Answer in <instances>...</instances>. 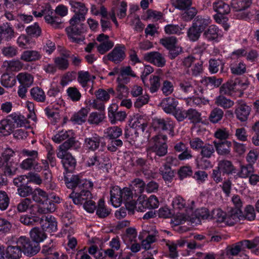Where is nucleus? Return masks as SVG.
Here are the masks:
<instances>
[{
    "mask_svg": "<svg viewBox=\"0 0 259 259\" xmlns=\"http://www.w3.org/2000/svg\"><path fill=\"white\" fill-rule=\"evenodd\" d=\"M42 57L40 53L36 50H26L22 53L20 59L24 62H32L40 60Z\"/></svg>",
    "mask_w": 259,
    "mask_h": 259,
    "instance_id": "22",
    "label": "nucleus"
},
{
    "mask_svg": "<svg viewBox=\"0 0 259 259\" xmlns=\"http://www.w3.org/2000/svg\"><path fill=\"white\" fill-rule=\"evenodd\" d=\"M187 118L194 124H197L202 121L201 114L196 109H189L187 110Z\"/></svg>",
    "mask_w": 259,
    "mask_h": 259,
    "instance_id": "39",
    "label": "nucleus"
},
{
    "mask_svg": "<svg viewBox=\"0 0 259 259\" xmlns=\"http://www.w3.org/2000/svg\"><path fill=\"white\" fill-rule=\"evenodd\" d=\"M251 111V107L245 103L240 101L235 110L237 118L240 121L243 122L247 120Z\"/></svg>",
    "mask_w": 259,
    "mask_h": 259,
    "instance_id": "14",
    "label": "nucleus"
},
{
    "mask_svg": "<svg viewBox=\"0 0 259 259\" xmlns=\"http://www.w3.org/2000/svg\"><path fill=\"white\" fill-rule=\"evenodd\" d=\"M152 124L155 129L166 131L170 136H174L175 123L170 118H155L153 120Z\"/></svg>",
    "mask_w": 259,
    "mask_h": 259,
    "instance_id": "7",
    "label": "nucleus"
},
{
    "mask_svg": "<svg viewBox=\"0 0 259 259\" xmlns=\"http://www.w3.org/2000/svg\"><path fill=\"white\" fill-rule=\"evenodd\" d=\"M105 134H106L107 137L109 139H115L121 136L122 134V130L119 126H111L106 129Z\"/></svg>",
    "mask_w": 259,
    "mask_h": 259,
    "instance_id": "46",
    "label": "nucleus"
},
{
    "mask_svg": "<svg viewBox=\"0 0 259 259\" xmlns=\"http://www.w3.org/2000/svg\"><path fill=\"white\" fill-rule=\"evenodd\" d=\"M89 189L82 188L80 192H75L73 191L69 195V197L72 199L75 204H83L90 199L92 198V195Z\"/></svg>",
    "mask_w": 259,
    "mask_h": 259,
    "instance_id": "9",
    "label": "nucleus"
},
{
    "mask_svg": "<svg viewBox=\"0 0 259 259\" xmlns=\"http://www.w3.org/2000/svg\"><path fill=\"white\" fill-rule=\"evenodd\" d=\"M89 111V108H81L78 112L73 115L71 118V121L78 124H80L83 122H84L86 120Z\"/></svg>",
    "mask_w": 259,
    "mask_h": 259,
    "instance_id": "30",
    "label": "nucleus"
},
{
    "mask_svg": "<svg viewBox=\"0 0 259 259\" xmlns=\"http://www.w3.org/2000/svg\"><path fill=\"white\" fill-rule=\"evenodd\" d=\"M15 152L10 148H7L0 156V168L7 174H11L17 170V162L14 161Z\"/></svg>",
    "mask_w": 259,
    "mask_h": 259,
    "instance_id": "2",
    "label": "nucleus"
},
{
    "mask_svg": "<svg viewBox=\"0 0 259 259\" xmlns=\"http://www.w3.org/2000/svg\"><path fill=\"white\" fill-rule=\"evenodd\" d=\"M166 139V136L163 135H157L153 137L152 140L154 144L147 149L148 156L152 152L159 157L165 156L167 153Z\"/></svg>",
    "mask_w": 259,
    "mask_h": 259,
    "instance_id": "3",
    "label": "nucleus"
},
{
    "mask_svg": "<svg viewBox=\"0 0 259 259\" xmlns=\"http://www.w3.org/2000/svg\"><path fill=\"white\" fill-rule=\"evenodd\" d=\"M226 213L220 208L213 209L211 213L210 219L215 220L219 223H226Z\"/></svg>",
    "mask_w": 259,
    "mask_h": 259,
    "instance_id": "54",
    "label": "nucleus"
},
{
    "mask_svg": "<svg viewBox=\"0 0 259 259\" xmlns=\"http://www.w3.org/2000/svg\"><path fill=\"white\" fill-rule=\"evenodd\" d=\"M215 104L220 106L224 109H228L232 107L234 103L233 101L229 99L226 98L223 96H219L216 98L215 101Z\"/></svg>",
    "mask_w": 259,
    "mask_h": 259,
    "instance_id": "50",
    "label": "nucleus"
},
{
    "mask_svg": "<svg viewBox=\"0 0 259 259\" xmlns=\"http://www.w3.org/2000/svg\"><path fill=\"white\" fill-rule=\"evenodd\" d=\"M244 250L243 248V245L241 241H239L236 243L228 246L226 248V252L227 254H230L233 256L237 255L241 251Z\"/></svg>",
    "mask_w": 259,
    "mask_h": 259,
    "instance_id": "52",
    "label": "nucleus"
},
{
    "mask_svg": "<svg viewBox=\"0 0 259 259\" xmlns=\"http://www.w3.org/2000/svg\"><path fill=\"white\" fill-rule=\"evenodd\" d=\"M34 189L28 185V183L17 189L18 194L22 197L26 198L27 196L32 195Z\"/></svg>",
    "mask_w": 259,
    "mask_h": 259,
    "instance_id": "56",
    "label": "nucleus"
},
{
    "mask_svg": "<svg viewBox=\"0 0 259 259\" xmlns=\"http://www.w3.org/2000/svg\"><path fill=\"white\" fill-rule=\"evenodd\" d=\"M91 78V75L88 71H80L78 73L77 80L83 88L87 85Z\"/></svg>",
    "mask_w": 259,
    "mask_h": 259,
    "instance_id": "61",
    "label": "nucleus"
},
{
    "mask_svg": "<svg viewBox=\"0 0 259 259\" xmlns=\"http://www.w3.org/2000/svg\"><path fill=\"white\" fill-rule=\"evenodd\" d=\"M123 197H122V190L118 186L112 187L110 190V201L115 207H119L122 203Z\"/></svg>",
    "mask_w": 259,
    "mask_h": 259,
    "instance_id": "21",
    "label": "nucleus"
},
{
    "mask_svg": "<svg viewBox=\"0 0 259 259\" xmlns=\"http://www.w3.org/2000/svg\"><path fill=\"white\" fill-rule=\"evenodd\" d=\"M215 149L220 155L226 156L229 155L231 152L232 143L229 141L213 142Z\"/></svg>",
    "mask_w": 259,
    "mask_h": 259,
    "instance_id": "16",
    "label": "nucleus"
},
{
    "mask_svg": "<svg viewBox=\"0 0 259 259\" xmlns=\"http://www.w3.org/2000/svg\"><path fill=\"white\" fill-rule=\"evenodd\" d=\"M132 190L135 191L136 194H141L146 188L144 182L140 179H135L132 182Z\"/></svg>",
    "mask_w": 259,
    "mask_h": 259,
    "instance_id": "49",
    "label": "nucleus"
},
{
    "mask_svg": "<svg viewBox=\"0 0 259 259\" xmlns=\"http://www.w3.org/2000/svg\"><path fill=\"white\" fill-rule=\"evenodd\" d=\"M30 236L32 241L39 244L47 237L43 228L34 227L30 231Z\"/></svg>",
    "mask_w": 259,
    "mask_h": 259,
    "instance_id": "25",
    "label": "nucleus"
},
{
    "mask_svg": "<svg viewBox=\"0 0 259 259\" xmlns=\"http://www.w3.org/2000/svg\"><path fill=\"white\" fill-rule=\"evenodd\" d=\"M243 213L240 209L232 208L226 213V223L229 226H233L242 220Z\"/></svg>",
    "mask_w": 259,
    "mask_h": 259,
    "instance_id": "15",
    "label": "nucleus"
},
{
    "mask_svg": "<svg viewBox=\"0 0 259 259\" xmlns=\"http://www.w3.org/2000/svg\"><path fill=\"white\" fill-rule=\"evenodd\" d=\"M15 128L16 126L12 124V121L7 118L2 120L0 122V133L3 136L9 135Z\"/></svg>",
    "mask_w": 259,
    "mask_h": 259,
    "instance_id": "28",
    "label": "nucleus"
},
{
    "mask_svg": "<svg viewBox=\"0 0 259 259\" xmlns=\"http://www.w3.org/2000/svg\"><path fill=\"white\" fill-rule=\"evenodd\" d=\"M223 116L224 111L221 109L216 107L212 110L208 118L211 123H217L222 119Z\"/></svg>",
    "mask_w": 259,
    "mask_h": 259,
    "instance_id": "43",
    "label": "nucleus"
},
{
    "mask_svg": "<svg viewBox=\"0 0 259 259\" xmlns=\"http://www.w3.org/2000/svg\"><path fill=\"white\" fill-rule=\"evenodd\" d=\"M177 42V38L173 36L165 37L160 39V44L167 50L176 46Z\"/></svg>",
    "mask_w": 259,
    "mask_h": 259,
    "instance_id": "53",
    "label": "nucleus"
},
{
    "mask_svg": "<svg viewBox=\"0 0 259 259\" xmlns=\"http://www.w3.org/2000/svg\"><path fill=\"white\" fill-rule=\"evenodd\" d=\"M16 82V77L13 75H10L9 73H4L1 76V84L6 88L12 87L15 84Z\"/></svg>",
    "mask_w": 259,
    "mask_h": 259,
    "instance_id": "41",
    "label": "nucleus"
},
{
    "mask_svg": "<svg viewBox=\"0 0 259 259\" xmlns=\"http://www.w3.org/2000/svg\"><path fill=\"white\" fill-rule=\"evenodd\" d=\"M73 133L72 131L62 130L58 131L52 138V140L56 143H60L64 140H67Z\"/></svg>",
    "mask_w": 259,
    "mask_h": 259,
    "instance_id": "42",
    "label": "nucleus"
},
{
    "mask_svg": "<svg viewBox=\"0 0 259 259\" xmlns=\"http://www.w3.org/2000/svg\"><path fill=\"white\" fill-rule=\"evenodd\" d=\"M203 72V62L199 60L196 62L190 68L186 71L187 74L190 75L197 76Z\"/></svg>",
    "mask_w": 259,
    "mask_h": 259,
    "instance_id": "48",
    "label": "nucleus"
},
{
    "mask_svg": "<svg viewBox=\"0 0 259 259\" xmlns=\"http://www.w3.org/2000/svg\"><path fill=\"white\" fill-rule=\"evenodd\" d=\"M57 156L62 159V163L66 171L70 172L74 169L76 160L70 154L58 152Z\"/></svg>",
    "mask_w": 259,
    "mask_h": 259,
    "instance_id": "12",
    "label": "nucleus"
},
{
    "mask_svg": "<svg viewBox=\"0 0 259 259\" xmlns=\"http://www.w3.org/2000/svg\"><path fill=\"white\" fill-rule=\"evenodd\" d=\"M48 195L47 192L40 188L34 189L32 195V198L33 201L39 203L40 205L42 202L47 200Z\"/></svg>",
    "mask_w": 259,
    "mask_h": 259,
    "instance_id": "33",
    "label": "nucleus"
},
{
    "mask_svg": "<svg viewBox=\"0 0 259 259\" xmlns=\"http://www.w3.org/2000/svg\"><path fill=\"white\" fill-rule=\"evenodd\" d=\"M117 105L115 104H111L108 108V116L112 124H115L117 121H123L126 118L125 112L117 111Z\"/></svg>",
    "mask_w": 259,
    "mask_h": 259,
    "instance_id": "10",
    "label": "nucleus"
},
{
    "mask_svg": "<svg viewBox=\"0 0 259 259\" xmlns=\"http://www.w3.org/2000/svg\"><path fill=\"white\" fill-rule=\"evenodd\" d=\"M30 93L32 98L37 102L44 103L46 100L45 92L38 87L32 88L30 91Z\"/></svg>",
    "mask_w": 259,
    "mask_h": 259,
    "instance_id": "29",
    "label": "nucleus"
},
{
    "mask_svg": "<svg viewBox=\"0 0 259 259\" xmlns=\"http://www.w3.org/2000/svg\"><path fill=\"white\" fill-rule=\"evenodd\" d=\"M20 84L30 87L33 82V76L27 72L19 73L16 76Z\"/></svg>",
    "mask_w": 259,
    "mask_h": 259,
    "instance_id": "31",
    "label": "nucleus"
},
{
    "mask_svg": "<svg viewBox=\"0 0 259 259\" xmlns=\"http://www.w3.org/2000/svg\"><path fill=\"white\" fill-rule=\"evenodd\" d=\"M85 16L74 14L70 20V26L66 28L69 38L73 42L79 44L85 39L82 35L85 30L82 23L85 20Z\"/></svg>",
    "mask_w": 259,
    "mask_h": 259,
    "instance_id": "1",
    "label": "nucleus"
},
{
    "mask_svg": "<svg viewBox=\"0 0 259 259\" xmlns=\"http://www.w3.org/2000/svg\"><path fill=\"white\" fill-rule=\"evenodd\" d=\"M202 32L198 28L192 24L188 30L187 35L190 40L194 41L199 39Z\"/></svg>",
    "mask_w": 259,
    "mask_h": 259,
    "instance_id": "58",
    "label": "nucleus"
},
{
    "mask_svg": "<svg viewBox=\"0 0 259 259\" xmlns=\"http://www.w3.org/2000/svg\"><path fill=\"white\" fill-rule=\"evenodd\" d=\"M43 219L36 215H24L20 218V222L25 225L32 226L43 222Z\"/></svg>",
    "mask_w": 259,
    "mask_h": 259,
    "instance_id": "27",
    "label": "nucleus"
},
{
    "mask_svg": "<svg viewBox=\"0 0 259 259\" xmlns=\"http://www.w3.org/2000/svg\"><path fill=\"white\" fill-rule=\"evenodd\" d=\"M219 29L213 25L209 26L203 33V36L209 41L213 40L218 37Z\"/></svg>",
    "mask_w": 259,
    "mask_h": 259,
    "instance_id": "45",
    "label": "nucleus"
},
{
    "mask_svg": "<svg viewBox=\"0 0 259 259\" xmlns=\"http://www.w3.org/2000/svg\"><path fill=\"white\" fill-rule=\"evenodd\" d=\"M14 36V31L8 23L0 25V38L6 41H9Z\"/></svg>",
    "mask_w": 259,
    "mask_h": 259,
    "instance_id": "23",
    "label": "nucleus"
},
{
    "mask_svg": "<svg viewBox=\"0 0 259 259\" xmlns=\"http://www.w3.org/2000/svg\"><path fill=\"white\" fill-rule=\"evenodd\" d=\"M105 118L104 112H93L90 114L88 120L90 124L98 125Z\"/></svg>",
    "mask_w": 259,
    "mask_h": 259,
    "instance_id": "44",
    "label": "nucleus"
},
{
    "mask_svg": "<svg viewBox=\"0 0 259 259\" xmlns=\"http://www.w3.org/2000/svg\"><path fill=\"white\" fill-rule=\"evenodd\" d=\"M254 168L251 164H247L246 165H241L240 167V170L238 173V176L240 178H246L250 176V175L253 173Z\"/></svg>",
    "mask_w": 259,
    "mask_h": 259,
    "instance_id": "57",
    "label": "nucleus"
},
{
    "mask_svg": "<svg viewBox=\"0 0 259 259\" xmlns=\"http://www.w3.org/2000/svg\"><path fill=\"white\" fill-rule=\"evenodd\" d=\"M64 181L66 186L69 189H74L77 187L79 189H91L93 187V183L92 182L87 180H81L77 175H72L70 178L65 176Z\"/></svg>",
    "mask_w": 259,
    "mask_h": 259,
    "instance_id": "5",
    "label": "nucleus"
},
{
    "mask_svg": "<svg viewBox=\"0 0 259 259\" xmlns=\"http://www.w3.org/2000/svg\"><path fill=\"white\" fill-rule=\"evenodd\" d=\"M209 71L212 73H217L219 68H221V70L223 71L224 63L220 60L210 59L209 61Z\"/></svg>",
    "mask_w": 259,
    "mask_h": 259,
    "instance_id": "55",
    "label": "nucleus"
},
{
    "mask_svg": "<svg viewBox=\"0 0 259 259\" xmlns=\"http://www.w3.org/2000/svg\"><path fill=\"white\" fill-rule=\"evenodd\" d=\"M144 59L159 67H163L166 63L164 57L158 52H152L145 54Z\"/></svg>",
    "mask_w": 259,
    "mask_h": 259,
    "instance_id": "13",
    "label": "nucleus"
},
{
    "mask_svg": "<svg viewBox=\"0 0 259 259\" xmlns=\"http://www.w3.org/2000/svg\"><path fill=\"white\" fill-rule=\"evenodd\" d=\"M16 243L21 247L22 252L28 256H32L35 255L40 250L39 244L31 241L29 238L21 236L19 237Z\"/></svg>",
    "mask_w": 259,
    "mask_h": 259,
    "instance_id": "4",
    "label": "nucleus"
},
{
    "mask_svg": "<svg viewBox=\"0 0 259 259\" xmlns=\"http://www.w3.org/2000/svg\"><path fill=\"white\" fill-rule=\"evenodd\" d=\"M159 173L165 181L170 182L174 177V171L171 169L170 165L167 164H164L163 167L159 168Z\"/></svg>",
    "mask_w": 259,
    "mask_h": 259,
    "instance_id": "38",
    "label": "nucleus"
},
{
    "mask_svg": "<svg viewBox=\"0 0 259 259\" xmlns=\"http://www.w3.org/2000/svg\"><path fill=\"white\" fill-rule=\"evenodd\" d=\"M131 165L136 168L140 169L147 178H149L151 174V170L147 169L148 164L146 158L138 157H133L131 159Z\"/></svg>",
    "mask_w": 259,
    "mask_h": 259,
    "instance_id": "11",
    "label": "nucleus"
},
{
    "mask_svg": "<svg viewBox=\"0 0 259 259\" xmlns=\"http://www.w3.org/2000/svg\"><path fill=\"white\" fill-rule=\"evenodd\" d=\"M33 207L32 200L28 198H25L21 200L17 205V210L19 212H25L29 209H31Z\"/></svg>",
    "mask_w": 259,
    "mask_h": 259,
    "instance_id": "51",
    "label": "nucleus"
},
{
    "mask_svg": "<svg viewBox=\"0 0 259 259\" xmlns=\"http://www.w3.org/2000/svg\"><path fill=\"white\" fill-rule=\"evenodd\" d=\"M125 48L123 45H117L107 55L108 60L115 64L122 62L125 58Z\"/></svg>",
    "mask_w": 259,
    "mask_h": 259,
    "instance_id": "8",
    "label": "nucleus"
},
{
    "mask_svg": "<svg viewBox=\"0 0 259 259\" xmlns=\"http://www.w3.org/2000/svg\"><path fill=\"white\" fill-rule=\"evenodd\" d=\"M215 152L214 145L210 144H204L201 149L200 155L203 158H210L213 155Z\"/></svg>",
    "mask_w": 259,
    "mask_h": 259,
    "instance_id": "47",
    "label": "nucleus"
},
{
    "mask_svg": "<svg viewBox=\"0 0 259 259\" xmlns=\"http://www.w3.org/2000/svg\"><path fill=\"white\" fill-rule=\"evenodd\" d=\"M178 105V102L174 98L167 97L163 99L160 103V106L164 111L168 114H171L176 110Z\"/></svg>",
    "mask_w": 259,
    "mask_h": 259,
    "instance_id": "18",
    "label": "nucleus"
},
{
    "mask_svg": "<svg viewBox=\"0 0 259 259\" xmlns=\"http://www.w3.org/2000/svg\"><path fill=\"white\" fill-rule=\"evenodd\" d=\"M56 209L55 204L52 200L47 198L44 202H42L40 204L38 211L40 213L46 214L50 212H54Z\"/></svg>",
    "mask_w": 259,
    "mask_h": 259,
    "instance_id": "32",
    "label": "nucleus"
},
{
    "mask_svg": "<svg viewBox=\"0 0 259 259\" xmlns=\"http://www.w3.org/2000/svg\"><path fill=\"white\" fill-rule=\"evenodd\" d=\"M101 138L95 134L91 137L86 138L84 139V146L90 151H95L98 149L100 146Z\"/></svg>",
    "mask_w": 259,
    "mask_h": 259,
    "instance_id": "20",
    "label": "nucleus"
},
{
    "mask_svg": "<svg viewBox=\"0 0 259 259\" xmlns=\"http://www.w3.org/2000/svg\"><path fill=\"white\" fill-rule=\"evenodd\" d=\"M69 3L71 7L74 9L73 12L75 14L86 15L87 14L88 9L83 3L74 1H70Z\"/></svg>",
    "mask_w": 259,
    "mask_h": 259,
    "instance_id": "40",
    "label": "nucleus"
},
{
    "mask_svg": "<svg viewBox=\"0 0 259 259\" xmlns=\"http://www.w3.org/2000/svg\"><path fill=\"white\" fill-rule=\"evenodd\" d=\"M33 14L36 17H41L44 15L45 21L53 27L55 28L61 27V20L59 17L54 16L53 10L50 9V8H46L39 12L33 11Z\"/></svg>",
    "mask_w": 259,
    "mask_h": 259,
    "instance_id": "6",
    "label": "nucleus"
},
{
    "mask_svg": "<svg viewBox=\"0 0 259 259\" xmlns=\"http://www.w3.org/2000/svg\"><path fill=\"white\" fill-rule=\"evenodd\" d=\"M22 250L21 247L17 243L15 245H9L6 249V257L7 259H19L22 257Z\"/></svg>",
    "mask_w": 259,
    "mask_h": 259,
    "instance_id": "17",
    "label": "nucleus"
},
{
    "mask_svg": "<svg viewBox=\"0 0 259 259\" xmlns=\"http://www.w3.org/2000/svg\"><path fill=\"white\" fill-rule=\"evenodd\" d=\"M79 142L75 139L74 134L68 138L66 141L59 146V152L68 153L67 150L71 148L76 149L79 147Z\"/></svg>",
    "mask_w": 259,
    "mask_h": 259,
    "instance_id": "19",
    "label": "nucleus"
},
{
    "mask_svg": "<svg viewBox=\"0 0 259 259\" xmlns=\"http://www.w3.org/2000/svg\"><path fill=\"white\" fill-rule=\"evenodd\" d=\"M54 62L55 65L60 70H66L69 67V61L68 59L63 57H58L55 58Z\"/></svg>",
    "mask_w": 259,
    "mask_h": 259,
    "instance_id": "63",
    "label": "nucleus"
},
{
    "mask_svg": "<svg viewBox=\"0 0 259 259\" xmlns=\"http://www.w3.org/2000/svg\"><path fill=\"white\" fill-rule=\"evenodd\" d=\"M67 96L73 102L80 100L81 95L78 90L75 87H69L67 90Z\"/></svg>",
    "mask_w": 259,
    "mask_h": 259,
    "instance_id": "60",
    "label": "nucleus"
},
{
    "mask_svg": "<svg viewBox=\"0 0 259 259\" xmlns=\"http://www.w3.org/2000/svg\"><path fill=\"white\" fill-rule=\"evenodd\" d=\"M251 3V0H232L231 6L234 11L241 12L249 8Z\"/></svg>",
    "mask_w": 259,
    "mask_h": 259,
    "instance_id": "26",
    "label": "nucleus"
},
{
    "mask_svg": "<svg viewBox=\"0 0 259 259\" xmlns=\"http://www.w3.org/2000/svg\"><path fill=\"white\" fill-rule=\"evenodd\" d=\"M132 126L134 127V134L131 139H135L138 137V131L140 130L143 132L147 126V122L143 118H139L134 121Z\"/></svg>",
    "mask_w": 259,
    "mask_h": 259,
    "instance_id": "34",
    "label": "nucleus"
},
{
    "mask_svg": "<svg viewBox=\"0 0 259 259\" xmlns=\"http://www.w3.org/2000/svg\"><path fill=\"white\" fill-rule=\"evenodd\" d=\"M179 86L181 91L184 93L188 98H191L196 93L192 82L188 80H182L180 82Z\"/></svg>",
    "mask_w": 259,
    "mask_h": 259,
    "instance_id": "24",
    "label": "nucleus"
},
{
    "mask_svg": "<svg viewBox=\"0 0 259 259\" xmlns=\"http://www.w3.org/2000/svg\"><path fill=\"white\" fill-rule=\"evenodd\" d=\"M210 23V19L202 18V16L198 15L194 18L192 24L203 32Z\"/></svg>",
    "mask_w": 259,
    "mask_h": 259,
    "instance_id": "37",
    "label": "nucleus"
},
{
    "mask_svg": "<svg viewBox=\"0 0 259 259\" xmlns=\"http://www.w3.org/2000/svg\"><path fill=\"white\" fill-rule=\"evenodd\" d=\"M243 245V248L251 249L257 247L259 245V237L254 238L253 240H243L241 241Z\"/></svg>",
    "mask_w": 259,
    "mask_h": 259,
    "instance_id": "64",
    "label": "nucleus"
},
{
    "mask_svg": "<svg viewBox=\"0 0 259 259\" xmlns=\"http://www.w3.org/2000/svg\"><path fill=\"white\" fill-rule=\"evenodd\" d=\"M213 8L218 14H220L221 16L228 14L230 12L229 6L223 1L213 3Z\"/></svg>",
    "mask_w": 259,
    "mask_h": 259,
    "instance_id": "36",
    "label": "nucleus"
},
{
    "mask_svg": "<svg viewBox=\"0 0 259 259\" xmlns=\"http://www.w3.org/2000/svg\"><path fill=\"white\" fill-rule=\"evenodd\" d=\"M197 13V9L194 7H189L182 14V19L186 21L191 20Z\"/></svg>",
    "mask_w": 259,
    "mask_h": 259,
    "instance_id": "62",
    "label": "nucleus"
},
{
    "mask_svg": "<svg viewBox=\"0 0 259 259\" xmlns=\"http://www.w3.org/2000/svg\"><path fill=\"white\" fill-rule=\"evenodd\" d=\"M239 88H236L233 82V80H230L224 83L220 88V92L222 94L230 95L231 91L239 90Z\"/></svg>",
    "mask_w": 259,
    "mask_h": 259,
    "instance_id": "59",
    "label": "nucleus"
},
{
    "mask_svg": "<svg viewBox=\"0 0 259 259\" xmlns=\"http://www.w3.org/2000/svg\"><path fill=\"white\" fill-rule=\"evenodd\" d=\"M223 174L228 175L232 174L235 168L232 162L228 160H222L219 162L218 166H217Z\"/></svg>",
    "mask_w": 259,
    "mask_h": 259,
    "instance_id": "35",
    "label": "nucleus"
}]
</instances>
